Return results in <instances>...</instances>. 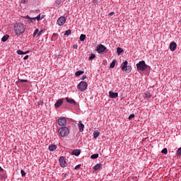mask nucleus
<instances>
[{"label": "nucleus", "instance_id": "1", "mask_svg": "<svg viewBox=\"0 0 181 181\" xmlns=\"http://www.w3.org/2000/svg\"><path fill=\"white\" fill-rule=\"evenodd\" d=\"M25 25L21 23H16L14 25V33L17 36H21V35H23L25 33Z\"/></svg>", "mask_w": 181, "mask_h": 181}, {"label": "nucleus", "instance_id": "2", "mask_svg": "<svg viewBox=\"0 0 181 181\" xmlns=\"http://www.w3.org/2000/svg\"><path fill=\"white\" fill-rule=\"evenodd\" d=\"M70 134V129L67 127H62L61 128L58 129V135L64 138V136H67Z\"/></svg>", "mask_w": 181, "mask_h": 181}, {"label": "nucleus", "instance_id": "3", "mask_svg": "<svg viewBox=\"0 0 181 181\" xmlns=\"http://www.w3.org/2000/svg\"><path fill=\"white\" fill-rule=\"evenodd\" d=\"M122 71H125V73H131V71H132V66L128 65V61H124L122 64Z\"/></svg>", "mask_w": 181, "mask_h": 181}, {"label": "nucleus", "instance_id": "4", "mask_svg": "<svg viewBox=\"0 0 181 181\" xmlns=\"http://www.w3.org/2000/svg\"><path fill=\"white\" fill-rule=\"evenodd\" d=\"M137 70L140 71H145L146 69H148V65L145 63V61H140L139 63L136 64Z\"/></svg>", "mask_w": 181, "mask_h": 181}, {"label": "nucleus", "instance_id": "5", "mask_svg": "<svg viewBox=\"0 0 181 181\" xmlns=\"http://www.w3.org/2000/svg\"><path fill=\"white\" fill-rule=\"evenodd\" d=\"M87 87H88L87 82L81 81L78 84V89L80 90V91H86V90H87Z\"/></svg>", "mask_w": 181, "mask_h": 181}, {"label": "nucleus", "instance_id": "6", "mask_svg": "<svg viewBox=\"0 0 181 181\" xmlns=\"http://www.w3.org/2000/svg\"><path fill=\"white\" fill-rule=\"evenodd\" d=\"M57 124L59 127H66L67 125V119H66V117H60L57 120Z\"/></svg>", "mask_w": 181, "mask_h": 181}, {"label": "nucleus", "instance_id": "7", "mask_svg": "<svg viewBox=\"0 0 181 181\" xmlns=\"http://www.w3.org/2000/svg\"><path fill=\"white\" fill-rule=\"evenodd\" d=\"M57 23L59 25V26H63V25L66 23V18L64 16L59 17L57 21Z\"/></svg>", "mask_w": 181, "mask_h": 181}, {"label": "nucleus", "instance_id": "8", "mask_svg": "<svg viewBox=\"0 0 181 181\" xmlns=\"http://www.w3.org/2000/svg\"><path fill=\"white\" fill-rule=\"evenodd\" d=\"M59 162L61 168H66V166H67V163L66 162L64 157L61 156L59 159Z\"/></svg>", "mask_w": 181, "mask_h": 181}, {"label": "nucleus", "instance_id": "9", "mask_svg": "<svg viewBox=\"0 0 181 181\" xmlns=\"http://www.w3.org/2000/svg\"><path fill=\"white\" fill-rule=\"evenodd\" d=\"M96 50H97L98 53H104V52L105 50H107V47L105 46H104L103 45H98Z\"/></svg>", "mask_w": 181, "mask_h": 181}, {"label": "nucleus", "instance_id": "10", "mask_svg": "<svg viewBox=\"0 0 181 181\" xmlns=\"http://www.w3.org/2000/svg\"><path fill=\"white\" fill-rule=\"evenodd\" d=\"M176 47H177L176 42H173L170 44V49L171 52H175L176 50Z\"/></svg>", "mask_w": 181, "mask_h": 181}, {"label": "nucleus", "instance_id": "11", "mask_svg": "<svg viewBox=\"0 0 181 181\" xmlns=\"http://www.w3.org/2000/svg\"><path fill=\"white\" fill-rule=\"evenodd\" d=\"M110 98H117L118 97V93L109 92Z\"/></svg>", "mask_w": 181, "mask_h": 181}, {"label": "nucleus", "instance_id": "12", "mask_svg": "<svg viewBox=\"0 0 181 181\" xmlns=\"http://www.w3.org/2000/svg\"><path fill=\"white\" fill-rule=\"evenodd\" d=\"M62 104H63V100L59 99L56 102L54 106L56 107V108H59V107H60Z\"/></svg>", "mask_w": 181, "mask_h": 181}, {"label": "nucleus", "instance_id": "13", "mask_svg": "<svg viewBox=\"0 0 181 181\" xmlns=\"http://www.w3.org/2000/svg\"><path fill=\"white\" fill-rule=\"evenodd\" d=\"M48 149L50 151V152H53V151H56V149H57V146L54 144H52L49 146Z\"/></svg>", "mask_w": 181, "mask_h": 181}, {"label": "nucleus", "instance_id": "14", "mask_svg": "<svg viewBox=\"0 0 181 181\" xmlns=\"http://www.w3.org/2000/svg\"><path fill=\"white\" fill-rule=\"evenodd\" d=\"M78 128H79L80 132H83V131H84V124H83L82 122H79L78 123Z\"/></svg>", "mask_w": 181, "mask_h": 181}, {"label": "nucleus", "instance_id": "15", "mask_svg": "<svg viewBox=\"0 0 181 181\" xmlns=\"http://www.w3.org/2000/svg\"><path fill=\"white\" fill-rule=\"evenodd\" d=\"M66 102H68L69 104H72V105H76V100L73 99H70L69 98H66Z\"/></svg>", "mask_w": 181, "mask_h": 181}, {"label": "nucleus", "instance_id": "16", "mask_svg": "<svg viewBox=\"0 0 181 181\" xmlns=\"http://www.w3.org/2000/svg\"><path fill=\"white\" fill-rule=\"evenodd\" d=\"M81 153V151L78 149H75L72 151V155H75V156H78Z\"/></svg>", "mask_w": 181, "mask_h": 181}, {"label": "nucleus", "instance_id": "17", "mask_svg": "<svg viewBox=\"0 0 181 181\" xmlns=\"http://www.w3.org/2000/svg\"><path fill=\"white\" fill-rule=\"evenodd\" d=\"M28 53H29V51L23 52L21 49L17 50V54H28Z\"/></svg>", "mask_w": 181, "mask_h": 181}, {"label": "nucleus", "instance_id": "18", "mask_svg": "<svg viewBox=\"0 0 181 181\" xmlns=\"http://www.w3.org/2000/svg\"><path fill=\"white\" fill-rule=\"evenodd\" d=\"M9 39V35H5L4 37L1 38V42H6Z\"/></svg>", "mask_w": 181, "mask_h": 181}, {"label": "nucleus", "instance_id": "19", "mask_svg": "<svg viewBox=\"0 0 181 181\" xmlns=\"http://www.w3.org/2000/svg\"><path fill=\"white\" fill-rule=\"evenodd\" d=\"M81 74H84V71H77L76 73H75V76L76 77H78V76H81Z\"/></svg>", "mask_w": 181, "mask_h": 181}, {"label": "nucleus", "instance_id": "20", "mask_svg": "<svg viewBox=\"0 0 181 181\" xmlns=\"http://www.w3.org/2000/svg\"><path fill=\"white\" fill-rule=\"evenodd\" d=\"M100 136V132L98 131H95L93 132V137L95 138V139H97V137Z\"/></svg>", "mask_w": 181, "mask_h": 181}, {"label": "nucleus", "instance_id": "21", "mask_svg": "<svg viewBox=\"0 0 181 181\" xmlns=\"http://www.w3.org/2000/svg\"><path fill=\"white\" fill-rule=\"evenodd\" d=\"M101 166H103V165H101V163H98V164H96L94 167H93V169L95 170H98V169H100L101 168Z\"/></svg>", "mask_w": 181, "mask_h": 181}, {"label": "nucleus", "instance_id": "22", "mask_svg": "<svg viewBox=\"0 0 181 181\" xmlns=\"http://www.w3.org/2000/svg\"><path fill=\"white\" fill-rule=\"evenodd\" d=\"M124 52V49L121 47H117V53L118 55L121 54V53Z\"/></svg>", "mask_w": 181, "mask_h": 181}, {"label": "nucleus", "instance_id": "23", "mask_svg": "<svg viewBox=\"0 0 181 181\" xmlns=\"http://www.w3.org/2000/svg\"><path fill=\"white\" fill-rule=\"evenodd\" d=\"M117 62L116 60H113L112 62L110 64V69H114L115 67V63Z\"/></svg>", "mask_w": 181, "mask_h": 181}, {"label": "nucleus", "instance_id": "24", "mask_svg": "<svg viewBox=\"0 0 181 181\" xmlns=\"http://www.w3.org/2000/svg\"><path fill=\"white\" fill-rule=\"evenodd\" d=\"M80 40L81 42H84V40H86V35H83V34L81 35Z\"/></svg>", "mask_w": 181, "mask_h": 181}, {"label": "nucleus", "instance_id": "25", "mask_svg": "<svg viewBox=\"0 0 181 181\" xmlns=\"http://www.w3.org/2000/svg\"><path fill=\"white\" fill-rule=\"evenodd\" d=\"M151 97H152V95L151 94V93L146 92V93H145V98H151Z\"/></svg>", "mask_w": 181, "mask_h": 181}, {"label": "nucleus", "instance_id": "26", "mask_svg": "<svg viewBox=\"0 0 181 181\" xmlns=\"http://www.w3.org/2000/svg\"><path fill=\"white\" fill-rule=\"evenodd\" d=\"M65 36H69V35H71V30H68L64 33Z\"/></svg>", "mask_w": 181, "mask_h": 181}, {"label": "nucleus", "instance_id": "27", "mask_svg": "<svg viewBox=\"0 0 181 181\" xmlns=\"http://www.w3.org/2000/svg\"><path fill=\"white\" fill-rule=\"evenodd\" d=\"M91 159H97V158H98V153H95V154H93L90 156Z\"/></svg>", "mask_w": 181, "mask_h": 181}, {"label": "nucleus", "instance_id": "28", "mask_svg": "<svg viewBox=\"0 0 181 181\" xmlns=\"http://www.w3.org/2000/svg\"><path fill=\"white\" fill-rule=\"evenodd\" d=\"M161 153H164L165 155H166V153H168V148H164L161 151Z\"/></svg>", "mask_w": 181, "mask_h": 181}, {"label": "nucleus", "instance_id": "29", "mask_svg": "<svg viewBox=\"0 0 181 181\" xmlns=\"http://www.w3.org/2000/svg\"><path fill=\"white\" fill-rule=\"evenodd\" d=\"M35 21H36V18H30V21H29L30 23H33V22H35Z\"/></svg>", "mask_w": 181, "mask_h": 181}, {"label": "nucleus", "instance_id": "30", "mask_svg": "<svg viewBox=\"0 0 181 181\" xmlns=\"http://www.w3.org/2000/svg\"><path fill=\"white\" fill-rule=\"evenodd\" d=\"M93 59H95V54H92L90 57H89V60H93Z\"/></svg>", "mask_w": 181, "mask_h": 181}, {"label": "nucleus", "instance_id": "31", "mask_svg": "<svg viewBox=\"0 0 181 181\" xmlns=\"http://www.w3.org/2000/svg\"><path fill=\"white\" fill-rule=\"evenodd\" d=\"M35 21H40V19H43V18H40V14H39L37 17L35 18Z\"/></svg>", "mask_w": 181, "mask_h": 181}, {"label": "nucleus", "instance_id": "32", "mask_svg": "<svg viewBox=\"0 0 181 181\" xmlns=\"http://www.w3.org/2000/svg\"><path fill=\"white\" fill-rule=\"evenodd\" d=\"M37 33H39V29H36L35 31H34V33H33V36H36V35H37Z\"/></svg>", "mask_w": 181, "mask_h": 181}, {"label": "nucleus", "instance_id": "33", "mask_svg": "<svg viewBox=\"0 0 181 181\" xmlns=\"http://www.w3.org/2000/svg\"><path fill=\"white\" fill-rule=\"evenodd\" d=\"M21 175H22L23 177L26 176V173H25V171H24L23 170H21Z\"/></svg>", "mask_w": 181, "mask_h": 181}, {"label": "nucleus", "instance_id": "34", "mask_svg": "<svg viewBox=\"0 0 181 181\" xmlns=\"http://www.w3.org/2000/svg\"><path fill=\"white\" fill-rule=\"evenodd\" d=\"M6 176L5 175H2V174H1L0 175V179H1V180H4V179H6Z\"/></svg>", "mask_w": 181, "mask_h": 181}, {"label": "nucleus", "instance_id": "35", "mask_svg": "<svg viewBox=\"0 0 181 181\" xmlns=\"http://www.w3.org/2000/svg\"><path fill=\"white\" fill-rule=\"evenodd\" d=\"M135 117V115L132 114L129 116V119H132V118H134Z\"/></svg>", "mask_w": 181, "mask_h": 181}, {"label": "nucleus", "instance_id": "36", "mask_svg": "<svg viewBox=\"0 0 181 181\" xmlns=\"http://www.w3.org/2000/svg\"><path fill=\"white\" fill-rule=\"evenodd\" d=\"M20 81L21 83H28V80L26 79H21Z\"/></svg>", "mask_w": 181, "mask_h": 181}, {"label": "nucleus", "instance_id": "37", "mask_svg": "<svg viewBox=\"0 0 181 181\" xmlns=\"http://www.w3.org/2000/svg\"><path fill=\"white\" fill-rule=\"evenodd\" d=\"M56 4H57V5H60V4H62V1L61 0H57Z\"/></svg>", "mask_w": 181, "mask_h": 181}, {"label": "nucleus", "instance_id": "38", "mask_svg": "<svg viewBox=\"0 0 181 181\" xmlns=\"http://www.w3.org/2000/svg\"><path fill=\"white\" fill-rule=\"evenodd\" d=\"M177 154L181 155V147L178 148L177 150Z\"/></svg>", "mask_w": 181, "mask_h": 181}, {"label": "nucleus", "instance_id": "39", "mask_svg": "<svg viewBox=\"0 0 181 181\" xmlns=\"http://www.w3.org/2000/svg\"><path fill=\"white\" fill-rule=\"evenodd\" d=\"M28 59H29V55H26L23 58L24 60H28Z\"/></svg>", "mask_w": 181, "mask_h": 181}, {"label": "nucleus", "instance_id": "40", "mask_svg": "<svg viewBox=\"0 0 181 181\" xmlns=\"http://www.w3.org/2000/svg\"><path fill=\"white\" fill-rule=\"evenodd\" d=\"M86 78H87V76L83 75L81 78V80H86Z\"/></svg>", "mask_w": 181, "mask_h": 181}, {"label": "nucleus", "instance_id": "41", "mask_svg": "<svg viewBox=\"0 0 181 181\" xmlns=\"http://www.w3.org/2000/svg\"><path fill=\"white\" fill-rule=\"evenodd\" d=\"M74 49H77V47H78V45H77V44L74 45L73 46Z\"/></svg>", "mask_w": 181, "mask_h": 181}, {"label": "nucleus", "instance_id": "42", "mask_svg": "<svg viewBox=\"0 0 181 181\" xmlns=\"http://www.w3.org/2000/svg\"><path fill=\"white\" fill-rule=\"evenodd\" d=\"M42 32H43L42 30H41V31H38V33H37V36H40V35H42Z\"/></svg>", "mask_w": 181, "mask_h": 181}, {"label": "nucleus", "instance_id": "43", "mask_svg": "<svg viewBox=\"0 0 181 181\" xmlns=\"http://www.w3.org/2000/svg\"><path fill=\"white\" fill-rule=\"evenodd\" d=\"M114 12H110V13H109V16H112V15H114Z\"/></svg>", "mask_w": 181, "mask_h": 181}, {"label": "nucleus", "instance_id": "44", "mask_svg": "<svg viewBox=\"0 0 181 181\" xmlns=\"http://www.w3.org/2000/svg\"><path fill=\"white\" fill-rule=\"evenodd\" d=\"M80 166H81V165H78L75 167V169H78L80 168Z\"/></svg>", "mask_w": 181, "mask_h": 181}, {"label": "nucleus", "instance_id": "45", "mask_svg": "<svg viewBox=\"0 0 181 181\" xmlns=\"http://www.w3.org/2000/svg\"><path fill=\"white\" fill-rule=\"evenodd\" d=\"M23 4H28V1L27 0H23L22 1Z\"/></svg>", "mask_w": 181, "mask_h": 181}, {"label": "nucleus", "instance_id": "46", "mask_svg": "<svg viewBox=\"0 0 181 181\" xmlns=\"http://www.w3.org/2000/svg\"><path fill=\"white\" fill-rule=\"evenodd\" d=\"M30 18H30L29 16H25V19H29V21H30Z\"/></svg>", "mask_w": 181, "mask_h": 181}, {"label": "nucleus", "instance_id": "47", "mask_svg": "<svg viewBox=\"0 0 181 181\" xmlns=\"http://www.w3.org/2000/svg\"><path fill=\"white\" fill-rule=\"evenodd\" d=\"M0 172H4V168L0 167Z\"/></svg>", "mask_w": 181, "mask_h": 181}, {"label": "nucleus", "instance_id": "48", "mask_svg": "<svg viewBox=\"0 0 181 181\" xmlns=\"http://www.w3.org/2000/svg\"><path fill=\"white\" fill-rule=\"evenodd\" d=\"M39 105H43V102H40V103H39Z\"/></svg>", "mask_w": 181, "mask_h": 181}, {"label": "nucleus", "instance_id": "49", "mask_svg": "<svg viewBox=\"0 0 181 181\" xmlns=\"http://www.w3.org/2000/svg\"><path fill=\"white\" fill-rule=\"evenodd\" d=\"M53 36H57V34L54 33V34H53Z\"/></svg>", "mask_w": 181, "mask_h": 181}]
</instances>
